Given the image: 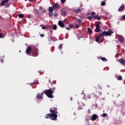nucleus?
Instances as JSON below:
<instances>
[{"mask_svg": "<svg viewBox=\"0 0 125 125\" xmlns=\"http://www.w3.org/2000/svg\"><path fill=\"white\" fill-rule=\"evenodd\" d=\"M39 51V48L37 46H32L31 47H28L26 50V54H29L30 52L31 53L32 56H35V53H38Z\"/></svg>", "mask_w": 125, "mask_h": 125, "instance_id": "obj_1", "label": "nucleus"}, {"mask_svg": "<svg viewBox=\"0 0 125 125\" xmlns=\"http://www.w3.org/2000/svg\"><path fill=\"white\" fill-rule=\"evenodd\" d=\"M50 113L51 115H54V118L57 120V117L58 116V111H57V107H51L50 109Z\"/></svg>", "mask_w": 125, "mask_h": 125, "instance_id": "obj_2", "label": "nucleus"}, {"mask_svg": "<svg viewBox=\"0 0 125 125\" xmlns=\"http://www.w3.org/2000/svg\"><path fill=\"white\" fill-rule=\"evenodd\" d=\"M44 93L48 97V98H54V96H53V92H52V90L51 88L49 89H46L44 91Z\"/></svg>", "mask_w": 125, "mask_h": 125, "instance_id": "obj_3", "label": "nucleus"}, {"mask_svg": "<svg viewBox=\"0 0 125 125\" xmlns=\"http://www.w3.org/2000/svg\"><path fill=\"white\" fill-rule=\"evenodd\" d=\"M9 0H3L0 3L1 6H5V7H9L10 4L8 3Z\"/></svg>", "mask_w": 125, "mask_h": 125, "instance_id": "obj_4", "label": "nucleus"}, {"mask_svg": "<svg viewBox=\"0 0 125 125\" xmlns=\"http://www.w3.org/2000/svg\"><path fill=\"white\" fill-rule=\"evenodd\" d=\"M45 119H50L52 121H57L54 118V115L51 114V113H48L45 115L44 116Z\"/></svg>", "mask_w": 125, "mask_h": 125, "instance_id": "obj_5", "label": "nucleus"}, {"mask_svg": "<svg viewBox=\"0 0 125 125\" xmlns=\"http://www.w3.org/2000/svg\"><path fill=\"white\" fill-rule=\"evenodd\" d=\"M101 34L103 37H104V36H111V34H113V31H104Z\"/></svg>", "mask_w": 125, "mask_h": 125, "instance_id": "obj_6", "label": "nucleus"}, {"mask_svg": "<svg viewBox=\"0 0 125 125\" xmlns=\"http://www.w3.org/2000/svg\"><path fill=\"white\" fill-rule=\"evenodd\" d=\"M48 11H49V16L50 17H52L53 16V9H52V7H49Z\"/></svg>", "mask_w": 125, "mask_h": 125, "instance_id": "obj_7", "label": "nucleus"}, {"mask_svg": "<svg viewBox=\"0 0 125 125\" xmlns=\"http://www.w3.org/2000/svg\"><path fill=\"white\" fill-rule=\"evenodd\" d=\"M52 7L53 10H54V9H58V8H60V5L56 3H53Z\"/></svg>", "mask_w": 125, "mask_h": 125, "instance_id": "obj_8", "label": "nucleus"}, {"mask_svg": "<svg viewBox=\"0 0 125 125\" xmlns=\"http://www.w3.org/2000/svg\"><path fill=\"white\" fill-rule=\"evenodd\" d=\"M118 11L119 12H123V11H125V5H122L118 9Z\"/></svg>", "mask_w": 125, "mask_h": 125, "instance_id": "obj_9", "label": "nucleus"}, {"mask_svg": "<svg viewBox=\"0 0 125 125\" xmlns=\"http://www.w3.org/2000/svg\"><path fill=\"white\" fill-rule=\"evenodd\" d=\"M58 25H59L60 27H61V28H64V27H65V24H64V22L61 21H58Z\"/></svg>", "mask_w": 125, "mask_h": 125, "instance_id": "obj_10", "label": "nucleus"}, {"mask_svg": "<svg viewBox=\"0 0 125 125\" xmlns=\"http://www.w3.org/2000/svg\"><path fill=\"white\" fill-rule=\"evenodd\" d=\"M119 63H120L123 66L125 67V60L124 59H120L118 60Z\"/></svg>", "mask_w": 125, "mask_h": 125, "instance_id": "obj_11", "label": "nucleus"}, {"mask_svg": "<svg viewBox=\"0 0 125 125\" xmlns=\"http://www.w3.org/2000/svg\"><path fill=\"white\" fill-rule=\"evenodd\" d=\"M100 31V26L99 24H97L96 26L95 32L96 33H99Z\"/></svg>", "mask_w": 125, "mask_h": 125, "instance_id": "obj_12", "label": "nucleus"}, {"mask_svg": "<svg viewBox=\"0 0 125 125\" xmlns=\"http://www.w3.org/2000/svg\"><path fill=\"white\" fill-rule=\"evenodd\" d=\"M97 118H98V116H97V115L93 114L92 116L91 120L92 121H96V119H97Z\"/></svg>", "mask_w": 125, "mask_h": 125, "instance_id": "obj_13", "label": "nucleus"}, {"mask_svg": "<svg viewBox=\"0 0 125 125\" xmlns=\"http://www.w3.org/2000/svg\"><path fill=\"white\" fill-rule=\"evenodd\" d=\"M101 37H103V36L101 33L98 35V36L97 37H96L95 41L97 42H99V40H100V38H101Z\"/></svg>", "mask_w": 125, "mask_h": 125, "instance_id": "obj_14", "label": "nucleus"}, {"mask_svg": "<svg viewBox=\"0 0 125 125\" xmlns=\"http://www.w3.org/2000/svg\"><path fill=\"white\" fill-rule=\"evenodd\" d=\"M61 14L62 15V16H66V10L65 9H62L61 10Z\"/></svg>", "mask_w": 125, "mask_h": 125, "instance_id": "obj_15", "label": "nucleus"}, {"mask_svg": "<svg viewBox=\"0 0 125 125\" xmlns=\"http://www.w3.org/2000/svg\"><path fill=\"white\" fill-rule=\"evenodd\" d=\"M119 41L120 42H124V38H123V36H122V35H120L119 37Z\"/></svg>", "mask_w": 125, "mask_h": 125, "instance_id": "obj_16", "label": "nucleus"}, {"mask_svg": "<svg viewBox=\"0 0 125 125\" xmlns=\"http://www.w3.org/2000/svg\"><path fill=\"white\" fill-rule=\"evenodd\" d=\"M74 11L76 13H81V11H82V10L81 9H80V8H77L76 9H74Z\"/></svg>", "mask_w": 125, "mask_h": 125, "instance_id": "obj_17", "label": "nucleus"}, {"mask_svg": "<svg viewBox=\"0 0 125 125\" xmlns=\"http://www.w3.org/2000/svg\"><path fill=\"white\" fill-rule=\"evenodd\" d=\"M93 18H94V19H96L97 20H101V18L100 17H99V16L97 15L96 16H93Z\"/></svg>", "mask_w": 125, "mask_h": 125, "instance_id": "obj_18", "label": "nucleus"}, {"mask_svg": "<svg viewBox=\"0 0 125 125\" xmlns=\"http://www.w3.org/2000/svg\"><path fill=\"white\" fill-rule=\"evenodd\" d=\"M42 93L38 94L37 96V99H42Z\"/></svg>", "mask_w": 125, "mask_h": 125, "instance_id": "obj_19", "label": "nucleus"}, {"mask_svg": "<svg viewBox=\"0 0 125 125\" xmlns=\"http://www.w3.org/2000/svg\"><path fill=\"white\" fill-rule=\"evenodd\" d=\"M95 93H97V94H98L99 95H101L102 94V93L101 91L99 92V90L97 89H96V91H95Z\"/></svg>", "mask_w": 125, "mask_h": 125, "instance_id": "obj_20", "label": "nucleus"}, {"mask_svg": "<svg viewBox=\"0 0 125 125\" xmlns=\"http://www.w3.org/2000/svg\"><path fill=\"white\" fill-rule=\"evenodd\" d=\"M87 30H88V34L89 35H90V34L92 33V30H91V29L90 28L88 27Z\"/></svg>", "mask_w": 125, "mask_h": 125, "instance_id": "obj_21", "label": "nucleus"}, {"mask_svg": "<svg viewBox=\"0 0 125 125\" xmlns=\"http://www.w3.org/2000/svg\"><path fill=\"white\" fill-rule=\"evenodd\" d=\"M101 60L102 61H103L104 62H107V60H106V59L104 57H102L101 58Z\"/></svg>", "mask_w": 125, "mask_h": 125, "instance_id": "obj_22", "label": "nucleus"}, {"mask_svg": "<svg viewBox=\"0 0 125 125\" xmlns=\"http://www.w3.org/2000/svg\"><path fill=\"white\" fill-rule=\"evenodd\" d=\"M19 18H24V16L23 14H20L18 15Z\"/></svg>", "mask_w": 125, "mask_h": 125, "instance_id": "obj_23", "label": "nucleus"}, {"mask_svg": "<svg viewBox=\"0 0 125 125\" xmlns=\"http://www.w3.org/2000/svg\"><path fill=\"white\" fill-rule=\"evenodd\" d=\"M117 80L118 81H122L123 80V77H122V76L120 75L118 78H117Z\"/></svg>", "mask_w": 125, "mask_h": 125, "instance_id": "obj_24", "label": "nucleus"}, {"mask_svg": "<svg viewBox=\"0 0 125 125\" xmlns=\"http://www.w3.org/2000/svg\"><path fill=\"white\" fill-rule=\"evenodd\" d=\"M57 29V25H56V24H54L53 26V30H56Z\"/></svg>", "mask_w": 125, "mask_h": 125, "instance_id": "obj_25", "label": "nucleus"}, {"mask_svg": "<svg viewBox=\"0 0 125 125\" xmlns=\"http://www.w3.org/2000/svg\"><path fill=\"white\" fill-rule=\"evenodd\" d=\"M106 116H107L106 113H103L102 115V117H103V118H105V117H106Z\"/></svg>", "mask_w": 125, "mask_h": 125, "instance_id": "obj_26", "label": "nucleus"}, {"mask_svg": "<svg viewBox=\"0 0 125 125\" xmlns=\"http://www.w3.org/2000/svg\"><path fill=\"white\" fill-rule=\"evenodd\" d=\"M51 89V90H52V92H53V93L55 92V91H54V90H55V89H56V88L55 87H53V88H52Z\"/></svg>", "mask_w": 125, "mask_h": 125, "instance_id": "obj_27", "label": "nucleus"}, {"mask_svg": "<svg viewBox=\"0 0 125 125\" xmlns=\"http://www.w3.org/2000/svg\"><path fill=\"white\" fill-rule=\"evenodd\" d=\"M35 12H36V14H37V15L39 14V13H40V11H39V10L38 9H36Z\"/></svg>", "mask_w": 125, "mask_h": 125, "instance_id": "obj_28", "label": "nucleus"}, {"mask_svg": "<svg viewBox=\"0 0 125 125\" xmlns=\"http://www.w3.org/2000/svg\"><path fill=\"white\" fill-rule=\"evenodd\" d=\"M59 49H60L61 50V49H62V44H61L59 45Z\"/></svg>", "mask_w": 125, "mask_h": 125, "instance_id": "obj_29", "label": "nucleus"}, {"mask_svg": "<svg viewBox=\"0 0 125 125\" xmlns=\"http://www.w3.org/2000/svg\"><path fill=\"white\" fill-rule=\"evenodd\" d=\"M122 20L125 21V15H123V16L122 17Z\"/></svg>", "mask_w": 125, "mask_h": 125, "instance_id": "obj_30", "label": "nucleus"}, {"mask_svg": "<svg viewBox=\"0 0 125 125\" xmlns=\"http://www.w3.org/2000/svg\"><path fill=\"white\" fill-rule=\"evenodd\" d=\"M105 2H102V3H101V5H102V6H104V5H105Z\"/></svg>", "mask_w": 125, "mask_h": 125, "instance_id": "obj_31", "label": "nucleus"}, {"mask_svg": "<svg viewBox=\"0 0 125 125\" xmlns=\"http://www.w3.org/2000/svg\"><path fill=\"white\" fill-rule=\"evenodd\" d=\"M65 1H66V0H61V3L62 4L65 3Z\"/></svg>", "mask_w": 125, "mask_h": 125, "instance_id": "obj_32", "label": "nucleus"}, {"mask_svg": "<svg viewBox=\"0 0 125 125\" xmlns=\"http://www.w3.org/2000/svg\"><path fill=\"white\" fill-rule=\"evenodd\" d=\"M69 27L70 28H73V27H74V25L73 24H69Z\"/></svg>", "mask_w": 125, "mask_h": 125, "instance_id": "obj_33", "label": "nucleus"}, {"mask_svg": "<svg viewBox=\"0 0 125 125\" xmlns=\"http://www.w3.org/2000/svg\"><path fill=\"white\" fill-rule=\"evenodd\" d=\"M92 18L91 17H88L87 19H89V20L91 21Z\"/></svg>", "mask_w": 125, "mask_h": 125, "instance_id": "obj_34", "label": "nucleus"}, {"mask_svg": "<svg viewBox=\"0 0 125 125\" xmlns=\"http://www.w3.org/2000/svg\"><path fill=\"white\" fill-rule=\"evenodd\" d=\"M95 14V12H92V14H91V15H92V16H94V15Z\"/></svg>", "mask_w": 125, "mask_h": 125, "instance_id": "obj_35", "label": "nucleus"}, {"mask_svg": "<svg viewBox=\"0 0 125 125\" xmlns=\"http://www.w3.org/2000/svg\"><path fill=\"white\" fill-rule=\"evenodd\" d=\"M75 28H76V29H78V28H80V25H76L75 26Z\"/></svg>", "mask_w": 125, "mask_h": 125, "instance_id": "obj_36", "label": "nucleus"}, {"mask_svg": "<svg viewBox=\"0 0 125 125\" xmlns=\"http://www.w3.org/2000/svg\"><path fill=\"white\" fill-rule=\"evenodd\" d=\"M58 16V15L57 14V13H55V14H54V16L55 17H57Z\"/></svg>", "mask_w": 125, "mask_h": 125, "instance_id": "obj_37", "label": "nucleus"}, {"mask_svg": "<svg viewBox=\"0 0 125 125\" xmlns=\"http://www.w3.org/2000/svg\"><path fill=\"white\" fill-rule=\"evenodd\" d=\"M40 37H41V38H43V37H44V34H41Z\"/></svg>", "mask_w": 125, "mask_h": 125, "instance_id": "obj_38", "label": "nucleus"}, {"mask_svg": "<svg viewBox=\"0 0 125 125\" xmlns=\"http://www.w3.org/2000/svg\"><path fill=\"white\" fill-rule=\"evenodd\" d=\"M42 30H44L45 29H46L45 26L43 25V26L42 27Z\"/></svg>", "mask_w": 125, "mask_h": 125, "instance_id": "obj_39", "label": "nucleus"}, {"mask_svg": "<svg viewBox=\"0 0 125 125\" xmlns=\"http://www.w3.org/2000/svg\"><path fill=\"white\" fill-rule=\"evenodd\" d=\"M83 99H86V95H84L83 96Z\"/></svg>", "mask_w": 125, "mask_h": 125, "instance_id": "obj_40", "label": "nucleus"}, {"mask_svg": "<svg viewBox=\"0 0 125 125\" xmlns=\"http://www.w3.org/2000/svg\"><path fill=\"white\" fill-rule=\"evenodd\" d=\"M27 17V18H31V15H28Z\"/></svg>", "mask_w": 125, "mask_h": 125, "instance_id": "obj_41", "label": "nucleus"}, {"mask_svg": "<svg viewBox=\"0 0 125 125\" xmlns=\"http://www.w3.org/2000/svg\"><path fill=\"white\" fill-rule=\"evenodd\" d=\"M78 23H81V22H82V21L81 20L79 19L78 21Z\"/></svg>", "mask_w": 125, "mask_h": 125, "instance_id": "obj_42", "label": "nucleus"}, {"mask_svg": "<svg viewBox=\"0 0 125 125\" xmlns=\"http://www.w3.org/2000/svg\"><path fill=\"white\" fill-rule=\"evenodd\" d=\"M1 38H2V34L0 33V39Z\"/></svg>", "mask_w": 125, "mask_h": 125, "instance_id": "obj_43", "label": "nucleus"}, {"mask_svg": "<svg viewBox=\"0 0 125 125\" xmlns=\"http://www.w3.org/2000/svg\"><path fill=\"white\" fill-rule=\"evenodd\" d=\"M101 23V21H98L97 25L99 24V25H100Z\"/></svg>", "mask_w": 125, "mask_h": 125, "instance_id": "obj_44", "label": "nucleus"}, {"mask_svg": "<svg viewBox=\"0 0 125 125\" xmlns=\"http://www.w3.org/2000/svg\"><path fill=\"white\" fill-rule=\"evenodd\" d=\"M65 29H66V30H68V31H70V28L69 27H65Z\"/></svg>", "mask_w": 125, "mask_h": 125, "instance_id": "obj_45", "label": "nucleus"}, {"mask_svg": "<svg viewBox=\"0 0 125 125\" xmlns=\"http://www.w3.org/2000/svg\"><path fill=\"white\" fill-rule=\"evenodd\" d=\"M0 61L1 63H3V60L0 59Z\"/></svg>", "mask_w": 125, "mask_h": 125, "instance_id": "obj_46", "label": "nucleus"}, {"mask_svg": "<svg viewBox=\"0 0 125 125\" xmlns=\"http://www.w3.org/2000/svg\"><path fill=\"white\" fill-rule=\"evenodd\" d=\"M91 98V97L90 96H88V99H90Z\"/></svg>", "mask_w": 125, "mask_h": 125, "instance_id": "obj_47", "label": "nucleus"}, {"mask_svg": "<svg viewBox=\"0 0 125 125\" xmlns=\"http://www.w3.org/2000/svg\"><path fill=\"white\" fill-rule=\"evenodd\" d=\"M70 101H73V98H72V97L70 98Z\"/></svg>", "mask_w": 125, "mask_h": 125, "instance_id": "obj_48", "label": "nucleus"}, {"mask_svg": "<svg viewBox=\"0 0 125 125\" xmlns=\"http://www.w3.org/2000/svg\"><path fill=\"white\" fill-rule=\"evenodd\" d=\"M82 105H81V106H85V104H82Z\"/></svg>", "mask_w": 125, "mask_h": 125, "instance_id": "obj_49", "label": "nucleus"}, {"mask_svg": "<svg viewBox=\"0 0 125 125\" xmlns=\"http://www.w3.org/2000/svg\"><path fill=\"white\" fill-rule=\"evenodd\" d=\"M29 0V1H30L31 2H32V1H33V0Z\"/></svg>", "mask_w": 125, "mask_h": 125, "instance_id": "obj_50", "label": "nucleus"}, {"mask_svg": "<svg viewBox=\"0 0 125 125\" xmlns=\"http://www.w3.org/2000/svg\"><path fill=\"white\" fill-rule=\"evenodd\" d=\"M80 7H83V4H81V5H80Z\"/></svg>", "mask_w": 125, "mask_h": 125, "instance_id": "obj_51", "label": "nucleus"}, {"mask_svg": "<svg viewBox=\"0 0 125 125\" xmlns=\"http://www.w3.org/2000/svg\"><path fill=\"white\" fill-rule=\"evenodd\" d=\"M78 104H79V105H81V104H81L79 102H78Z\"/></svg>", "mask_w": 125, "mask_h": 125, "instance_id": "obj_52", "label": "nucleus"}, {"mask_svg": "<svg viewBox=\"0 0 125 125\" xmlns=\"http://www.w3.org/2000/svg\"><path fill=\"white\" fill-rule=\"evenodd\" d=\"M79 109H81L82 110L83 108H82V107H79Z\"/></svg>", "mask_w": 125, "mask_h": 125, "instance_id": "obj_53", "label": "nucleus"}, {"mask_svg": "<svg viewBox=\"0 0 125 125\" xmlns=\"http://www.w3.org/2000/svg\"><path fill=\"white\" fill-rule=\"evenodd\" d=\"M124 84H125V80L124 82Z\"/></svg>", "mask_w": 125, "mask_h": 125, "instance_id": "obj_54", "label": "nucleus"}, {"mask_svg": "<svg viewBox=\"0 0 125 125\" xmlns=\"http://www.w3.org/2000/svg\"><path fill=\"white\" fill-rule=\"evenodd\" d=\"M89 113H90V110L89 109L88 110Z\"/></svg>", "mask_w": 125, "mask_h": 125, "instance_id": "obj_55", "label": "nucleus"}, {"mask_svg": "<svg viewBox=\"0 0 125 125\" xmlns=\"http://www.w3.org/2000/svg\"><path fill=\"white\" fill-rule=\"evenodd\" d=\"M49 83H50V80L49 81Z\"/></svg>", "mask_w": 125, "mask_h": 125, "instance_id": "obj_56", "label": "nucleus"}, {"mask_svg": "<svg viewBox=\"0 0 125 125\" xmlns=\"http://www.w3.org/2000/svg\"><path fill=\"white\" fill-rule=\"evenodd\" d=\"M20 52H21V51H20Z\"/></svg>", "mask_w": 125, "mask_h": 125, "instance_id": "obj_57", "label": "nucleus"}]
</instances>
